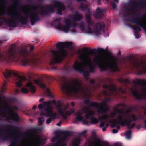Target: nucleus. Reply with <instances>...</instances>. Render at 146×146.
Returning <instances> with one entry per match:
<instances>
[{
	"label": "nucleus",
	"instance_id": "f257e3e1",
	"mask_svg": "<svg viewBox=\"0 0 146 146\" xmlns=\"http://www.w3.org/2000/svg\"><path fill=\"white\" fill-rule=\"evenodd\" d=\"M144 2V0H138L137 2L134 1L130 2L128 6L125 9L127 12L123 14V16L129 17L137 15V16H135L134 18L130 19L126 18V20L128 22L136 24L146 31V27L143 21L141 20V15L137 13V11L139 9L146 8V4H143Z\"/></svg>",
	"mask_w": 146,
	"mask_h": 146
},
{
	"label": "nucleus",
	"instance_id": "f03ea898",
	"mask_svg": "<svg viewBox=\"0 0 146 146\" xmlns=\"http://www.w3.org/2000/svg\"><path fill=\"white\" fill-rule=\"evenodd\" d=\"M57 80L61 83L64 84L61 87L62 90L67 95L72 93L75 94H86L89 90L87 87H84L82 82L79 79L75 78L72 80V85H68L65 83L66 78L64 76L58 78Z\"/></svg>",
	"mask_w": 146,
	"mask_h": 146
},
{
	"label": "nucleus",
	"instance_id": "7ed1b4c3",
	"mask_svg": "<svg viewBox=\"0 0 146 146\" xmlns=\"http://www.w3.org/2000/svg\"><path fill=\"white\" fill-rule=\"evenodd\" d=\"M56 46L58 50H52L51 51V60L50 62L51 65L60 63L63 60L67 55L66 50L63 48H72V43L60 42L57 44Z\"/></svg>",
	"mask_w": 146,
	"mask_h": 146
},
{
	"label": "nucleus",
	"instance_id": "20e7f679",
	"mask_svg": "<svg viewBox=\"0 0 146 146\" xmlns=\"http://www.w3.org/2000/svg\"><path fill=\"white\" fill-rule=\"evenodd\" d=\"M94 115V112L92 111H86L84 109L80 110L76 112L75 115L76 117L73 121V123H76L78 120L82 121V123L85 125H88L90 123L97 124L98 122V120L93 116Z\"/></svg>",
	"mask_w": 146,
	"mask_h": 146
},
{
	"label": "nucleus",
	"instance_id": "39448f33",
	"mask_svg": "<svg viewBox=\"0 0 146 146\" xmlns=\"http://www.w3.org/2000/svg\"><path fill=\"white\" fill-rule=\"evenodd\" d=\"M138 119V117L134 114L129 115L127 119L123 118L121 115H120L117 118V121L114 119L112 121L111 125L112 128L116 127L117 130L120 129V127L118 124L121 126H124L126 125L128 129H131L135 127L136 124L133 123L131 124V123L136 121Z\"/></svg>",
	"mask_w": 146,
	"mask_h": 146
},
{
	"label": "nucleus",
	"instance_id": "423d86ee",
	"mask_svg": "<svg viewBox=\"0 0 146 146\" xmlns=\"http://www.w3.org/2000/svg\"><path fill=\"white\" fill-rule=\"evenodd\" d=\"M107 62L104 61L102 62H100V57L99 56H95L94 60L95 64L99 67L101 71H106L110 70L112 72H119V70L118 68L117 62L115 59L107 58Z\"/></svg>",
	"mask_w": 146,
	"mask_h": 146
},
{
	"label": "nucleus",
	"instance_id": "0eeeda50",
	"mask_svg": "<svg viewBox=\"0 0 146 146\" xmlns=\"http://www.w3.org/2000/svg\"><path fill=\"white\" fill-rule=\"evenodd\" d=\"M133 56H129L127 60L125 59L122 61V64H124L126 67L129 66L130 68L135 69L137 72V74L142 75L146 72V66L143 61H138L136 60H132Z\"/></svg>",
	"mask_w": 146,
	"mask_h": 146
},
{
	"label": "nucleus",
	"instance_id": "6e6552de",
	"mask_svg": "<svg viewBox=\"0 0 146 146\" xmlns=\"http://www.w3.org/2000/svg\"><path fill=\"white\" fill-rule=\"evenodd\" d=\"M39 6L33 5V7L32 9V11H35L31 13H30L28 11L25 12L24 13L28 16V17H22L21 14L19 16V22H20L22 25H27L28 22V18L30 19L31 25H34L37 22L40 20V18L39 16V11H40Z\"/></svg>",
	"mask_w": 146,
	"mask_h": 146
},
{
	"label": "nucleus",
	"instance_id": "1a4fd4ad",
	"mask_svg": "<svg viewBox=\"0 0 146 146\" xmlns=\"http://www.w3.org/2000/svg\"><path fill=\"white\" fill-rule=\"evenodd\" d=\"M40 11H39L40 15L44 16L48 15L51 11L54 12V7L58 8L57 13L60 15H62V11L66 9L65 6L61 2L55 1L53 5H46L45 7L44 6L40 5L39 7Z\"/></svg>",
	"mask_w": 146,
	"mask_h": 146
},
{
	"label": "nucleus",
	"instance_id": "9d476101",
	"mask_svg": "<svg viewBox=\"0 0 146 146\" xmlns=\"http://www.w3.org/2000/svg\"><path fill=\"white\" fill-rule=\"evenodd\" d=\"M80 28L82 31H85L88 33H94L98 35L102 31L104 33L105 32V25L104 23L102 21L98 22L95 26L94 28L93 29L90 26L88 25L86 27L83 24L80 25Z\"/></svg>",
	"mask_w": 146,
	"mask_h": 146
},
{
	"label": "nucleus",
	"instance_id": "9b49d317",
	"mask_svg": "<svg viewBox=\"0 0 146 146\" xmlns=\"http://www.w3.org/2000/svg\"><path fill=\"white\" fill-rule=\"evenodd\" d=\"M43 129L42 127H36L30 129L31 132L33 133L35 136V141L28 146H42L45 143L46 141L45 139L42 138L39 135L37 136L36 135L37 131H41Z\"/></svg>",
	"mask_w": 146,
	"mask_h": 146
},
{
	"label": "nucleus",
	"instance_id": "f8f14e48",
	"mask_svg": "<svg viewBox=\"0 0 146 146\" xmlns=\"http://www.w3.org/2000/svg\"><path fill=\"white\" fill-rule=\"evenodd\" d=\"M4 110L6 111L8 113L7 117L10 120L13 121L18 123L20 120V118L17 113L14 110L17 111L19 108L16 106H13V109L10 108L9 105L7 106L4 105L3 106Z\"/></svg>",
	"mask_w": 146,
	"mask_h": 146
},
{
	"label": "nucleus",
	"instance_id": "ddd939ff",
	"mask_svg": "<svg viewBox=\"0 0 146 146\" xmlns=\"http://www.w3.org/2000/svg\"><path fill=\"white\" fill-rule=\"evenodd\" d=\"M2 74L4 77L6 78L11 77L12 75L17 78L18 81L16 82V85L17 87H18L21 86L22 82L27 80V78L25 76H20L18 73L13 72L7 69H6L5 72H3Z\"/></svg>",
	"mask_w": 146,
	"mask_h": 146
},
{
	"label": "nucleus",
	"instance_id": "4468645a",
	"mask_svg": "<svg viewBox=\"0 0 146 146\" xmlns=\"http://www.w3.org/2000/svg\"><path fill=\"white\" fill-rule=\"evenodd\" d=\"M8 127L9 129H1L0 128V138L3 141H7L11 139L12 138V135L11 133L12 131H15V130L11 129V128H18L17 127H15L13 125L10 124L5 125L4 127Z\"/></svg>",
	"mask_w": 146,
	"mask_h": 146
},
{
	"label": "nucleus",
	"instance_id": "2eb2a0df",
	"mask_svg": "<svg viewBox=\"0 0 146 146\" xmlns=\"http://www.w3.org/2000/svg\"><path fill=\"white\" fill-rule=\"evenodd\" d=\"M52 103L56 105V108L58 110L57 106H61L62 108L63 107L62 101L61 100H58L56 102L55 100H53L52 101H48L47 102H43L42 103L38 105V108L39 110L43 109L49 111H52L50 107Z\"/></svg>",
	"mask_w": 146,
	"mask_h": 146
},
{
	"label": "nucleus",
	"instance_id": "dca6fc26",
	"mask_svg": "<svg viewBox=\"0 0 146 146\" xmlns=\"http://www.w3.org/2000/svg\"><path fill=\"white\" fill-rule=\"evenodd\" d=\"M64 22V25H62L60 23H59L56 25L55 27L64 32L67 33L68 32L72 26V28L71 31L74 32H76V28L74 27L75 24L74 23L67 19H65Z\"/></svg>",
	"mask_w": 146,
	"mask_h": 146
},
{
	"label": "nucleus",
	"instance_id": "f3484780",
	"mask_svg": "<svg viewBox=\"0 0 146 146\" xmlns=\"http://www.w3.org/2000/svg\"><path fill=\"white\" fill-rule=\"evenodd\" d=\"M5 13L11 17V20L7 21V24L9 27H15L18 24L17 20L19 22V16H21V13L17 12H15L14 13H11L9 12L5 11Z\"/></svg>",
	"mask_w": 146,
	"mask_h": 146
},
{
	"label": "nucleus",
	"instance_id": "a211bd4d",
	"mask_svg": "<svg viewBox=\"0 0 146 146\" xmlns=\"http://www.w3.org/2000/svg\"><path fill=\"white\" fill-rule=\"evenodd\" d=\"M39 110L41 112L40 114L41 115L44 116L46 117H49L46 121V123L47 124L50 123L52 120L58 118V114L56 112H53L52 111L43 109Z\"/></svg>",
	"mask_w": 146,
	"mask_h": 146
},
{
	"label": "nucleus",
	"instance_id": "6ab92c4d",
	"mask_svg": "<svg viewBox=\"0 0 146 146\" xmlns=\"http://www.w3.org/2000/svg\"><path fill=\"white\" fill-rule=\"evenodd\" d=\"M80 58L82 61L83 64L85 66L89 67L90 72L92 73L95 72L94 67L91 63V59L89 54H86L80 56Z\"/></svg>",
	"mask_w": 146,
	"mask_h": 146
},
{
	"label": "nucleus",
	"instance_id": "aec40b11",
	"mask_svg": "<svg viewBox=\"0 0 146 146\" xmlns=\"http://www.w3.org/2000/svg\"><path fill=\"white\" fill-rule=\"evenodd\" d=\"M85 98L87 99L84 100V103L86 104L87 105V107L88 108L92 107H96L98 108L107 106V102L105 100L102 102L99 103L97 102H90V99L89 98H87L86 96L85 97Z\"/></svg>",
	"mask_w": 146,
	"mask_h": 146
},
{
	"label": "nucleus",
	"instance_id": "412c9836",
	"mask_svg": "<svg viewBox=\"0 0 146 146\" xmlns=\"http://www.w3.org/2000/svg\"><path fill=\"white\" fill-rule=\"evenodd\" d=\"M62 132L63 133L62 134L63 135V136L61 137L60 136V137L57 140V141L55 144L52 146H66V144L64 142L67 139V137L70 135L71 132L68 131H64Z\"/></svg>",
	"mask_w": 146,
	"mask_h": 146
},
{
	"label": "nucleus",
	"instance_id": "4be33fe9",
	"mask_svg": "<svg viewBox=\"0 0 146 146\" xmlns=\"http://www.w3.org/2000/svg\"><path fill=\"white\" fill-rule=\"evenodd\" d=\"M74 68L75 70L78 71L80 73H83L84 76L86 78V80L88 79V77L90 76L89 72L88 70L84 69L82 67L81 63L76 61L74 63Z\"/></svg>",
	"mask_w": 146,
	"mask_h": 146
},
{
	"label": "nucleus",
	"instance_id": "5701e85b",
	"mask_svg": "<svg viewBox=\"0 0 146 146\" xmlns=\"http://www.w3.org/2000/svg\"><path fill=\"white\" fill-rule=\"evenodd\" d=\"M89 49H90V48H87L86 47H84L83 48V50L84 51L86 52H90L92 54H94L99 52H106L107 55L108 56L112 57V54L111 53L104 49L101 48H98L97 49H91L90 50H89Z\"/></svg>",
	"mask_w": 146,
	"mask_h": 146
},
{
	"label": "nucleus",
	"instance_id": "b1692460",
	"mask_svg": "<svg viewBox=\"0 0 146 146\" xmlns=\"http://www.w3.org/2000/svg\"><path fill=\"white\" fill-rule=\"evenodd\" d=\"M26 86L29 89H27L26 87L23 88L21 90V91L24 94L27 93L29 92V90L32 94H34L36 92V88L35 86L33 85L31 82H28L26 84Z\"/></svg>",
	"mask_w": 146,
	"mask_h": 146
},
{
	"label": "nucleus",
	"instance_id": "393cba45",
	"mask_svg": "<svg viewBox=\"0 0 146 146\" xmlns=\"http://www.w3.org/2000/svg\"><path fill=\"white\" fill-rule=\"evenodd\" d=\"M130 91L135 99L139 100L146 99V96L143 94L141 93L136 90H134L131 88Z\"/></svg>",
	"mask_w": 146,
	"mask_h": 146
},
{
	"label": "nucleus",
	"instance_id": "a878e982",
	"mask_svg": "<svg viewBox=\"0 0 146 146\" xmlns=\"http://www.w3.org/2000/svg\"><path fill=\"white\" fill-rule=\"evenodd\" d=\"M111 80L108 78H105L103 81L101 80V82L104 84L103 85L102 87L104 89H108L112 91H114L116 90V88L114 84H111L109 85H108L105 84L106 80Z\"/></svg>",
	"mask_w": 146,
	"mask_h": 146
},
{
	"label": "nucleus",
	"instance_id": "bb28decb",
	"mask_svg": "<svg viewBox=\"0 0 146 146\" xmlns=\"http://www.w3.org/2000/svg\"><path fill=\"white\" fill-rule=\"evenodd\" d=\"M106 10L102 8H100L98 7L96 9V11L94 16L95 18L96 19H100L103 16L104 12Z\"/></svg>",
	"mask_w": 146,
	"mask_h": 146
},
{
	"label": "nucleus",
	"instance_id": "cd10ccee",
	"mask_svg": "<svg viewBox=\"0 0 146 146\" xmlns=\"http://www.w3.org/2000/svg\"><path fill=\"white\" fill-rule=\"evenodd\" d=\"M16 131H18L17 135L12 139V142L9 146H17V143L19 141L21 133L17 130Z\"/></svg>",
	"mask_w": 146,
	"mask_h": 146
},
{
	"label": "nucleus",
	"instance_id": "c85d7f7f",
	"mask_svg": "<svg viewBox=\"0 0 146 146\" xmlns=\"http://www.w3.org/2000/svg\"><path fill=\"white\" fill-rule=\"evenodd\" d=\"M34 83L41 88L45 89L46 88V85L44 81L41 79H36L34 81Z\"/></svg>",
	"mask_w": 146,
	"mask_h": 146
},
{
	"label": "nucleus",
	"instance_id": "c756f323",
	"mask_svg": "<svg viewBox=\"0 0 146 146\" xmlns=\"http://www.w3.org/2000/svg\"><path fill=\"white\" fill-rule=\"evenodd\" d=\"M82 17V15L76 11L74 15L71 17V19L73 22H76L81 20Z\"/></svg>",
	"mask_w": 146,
	"mask_h": 146
},
{
	"label": "nucleus",
	"instance_id": "7c9ffc66",
	"mask_svg": "<svg viewBox=\"0 0 146 146\" xmlns=\"http://www.w3.org/2000/svg\"><path fill=\"white\" fill-rule=\"evenodd\" d=\"M128 25L135 31L134 35L137 38H138L139 36V35L138 34V32H140L141 31V28L137 26H133L129 24H128Z\"/></svg>",
	"mask_w": 146,
	"mask_h": 146
},
{
	"label": "nucleus",
	"instance_id": "2f4dec72",
	"mask_svg": "<svg viewBox=\"0 0 146 146\" xmlns=\"http://www.w3.org/2000/svg\"><path fill=\"white\" fill-rule=\"evenodd\" d=\"M63 131L59 130H57L55 131L54 132L55 136L51 139V141L52 142H54L57 140L60 137V134H62Z\"/></svg>",
	"mask_w": 146,
	"mask_h": 146
},
{
	"label": "nucleus",
	"instance_id": "473e14b6",
	"mask_svg": "<svg viewBox=\"0 0 146 146\" xmlns=\"http://www.w3.org/2000/svg\"><path fill=\"white\" fill-rule=\"evenodd\" d=\"M105 146L103 145H101L100 146H110V144L108 143L105 144ZM113 146H121V144L119 143H116L113 144ZM90 146H99V144L97 142L94 141L90 144Z\"/></svg>",
	"mask_w": 146,
	"mask_h": 146
},
{
	"label": "nucleus",
	"instance_id": "72a5a7b5",
	"mask_svg": "<svg viewBox=\"0 0 146 146\" xmlns=\"http://www.w3.org/2000/svg\"><path fill=\"white\" fill-rule=\"evenodd\" d=\"M58 108V112L60 114L63 119L64 120H66L67 119V117L65 115L63 111V107L62 108L61 106H57Z\"/></svg>",
	"mask_w": 146,
	"mask_h": 146
},
{
	"label": "nucleus",
	"instance_id": "f704fd0d",
	"mask_svg": "<svg viewBox=\"0 0 146 146\" xmlns=\"http://www.w3.org/2000/svg\"><path fill=\"white\" fill-rule=\"evenodd\" d=\"M133 83L135 84L141 86H146V81L145 80L137 79L133 81Z\"/></svg>",
	"mask_w": 146,
	"mask_h": 146
},
{
	"label": "nucleus",
	"instance_id": "c9c22d12",
	"mask_svg": "<svg viewBox=\"0 0 146 146\" xmlns=\"http://www.w3.org/2000/svg\"><path fill=\"white\" fill-rule=\"evenodd\" d=\"M98 114L104 113L109 110V108L107 106L97 108Z\"/></svg>",
	"mask_w": 146,
	"mask_h": 146
},
{
	"label": "nucleus",
	"instance_id": "e433bc0d",
	"mask_svg": "<svg viewBox=\"0 0 146 146\" xmlns=\"http://www.w3.org/2000/svg\"><path fill=\"white\" fill-rule=\"evenodd\" d=\"M81 141L82 139L80 137L75 139L72 142L71 146H78Z\"/></svg>",
	"mask_w": 146,
	"mask_h": 146
},
{
	"label": "nucleus",
	"instance_id": "4c0bfd02",
	"mask_svg": "<svg viewBox=\"0 0 146 146\" xmlns=\"http://www.w3.org/2000/svg\"><path fill=\"white\" fill-rule=\"evenodd\" d=\"M118 81L121 83H124L126 85L129 84L131 83L129 80L122 78H119Z\"/></svg>",
	"mask_w": 146,
	"mask_h": 146
},
{
	"label": "nucleus",
	"instance_id": "58836bf2",
	"mask_svg": "<svg viewBox=\"0 0 146 146\" xmlns=\"http://www.w3.org/2000/svg\"><path fill=\"white\" fill-rule=\"evenodd\" d=\"M131 133L132 131L130 130L127 131L125 132V136L127 139H131Z\"/></svg>",
	"mask_w": 146,
	"mask_h": 146
},
{
	"label": "nucleus",
	"instance_id": "ea45409f",
	"mask_svg": "<svg viewBox=\"0 0 146 146\" xmlns=\"http://www.w3.org/2000/svg\"><path fill=\"white\" fill-rule=\"evenodd\" d=\"M114 85L116 88V90L114 91H112V92L116 93H118V92H124L121 87H120L119 88H117L116 85L114 84Z\"/></svg>",
	"mask_w": 146,
	"mask_h": 146
},
{
	"label": "nucleus",
	"instance_id": "a19ab883",
	"mask_svg": "<svg viewBox=\"0 0 146 146\" xmlns=\"http://www.w3.org/2000/svg\"><path fill=\"white\" fill-rule=\"evenodd\" d=\"M46 93L47 96L49 97H50L52 98H54V96L51 94L50 90L49 88H47L46 89Z\"/></svg>",
	"mask_w": 146,
	"mask_h": 146
},
{
	"label": "nucleus",
	"instance_id": "79ce46f5",
	"mask_svg": "<svg viewBox=\"0 0 146 146\" xmlns=\"http://www.w3.org/2000/svg\"><path fill=\"white\" fill-rule=\"evenodd\" d=\"M119 106V105H118L117 107H114V110H115V112L116 113H117L119 114H121L123 113V111L118 108V107Z\"/></svg>",
	"mask_w": 146,
	"mask_h": 146
},
{
	"label": "nucleus",
	"instance_id": "37998d69",
	"mask_svg": "<svg viewBox=\"0 0 146 146\" xmlns=\"http://www.w3.org/2000/svg\"><path fill=\"white\" fill-rule=\"evenodd\" d=\"M102 94L105 96H110V93L106 90H104L102 91Z\"/></svg>",
	"mask_w": 146,
	"mask_h": 146
},
{
	"label": "nucleus",
	"instance_id": "c03bdc74",
	"mask_svg": "<svg viewBox=\"0 0 146 146\" xmlns=\"http://www.w3.org/2000/svg\"><path fill=\"white\" fill-rule=\"evenodd\" d=\"M44 121V118L42 117H40L38 118V123L39 125H41Z\"/></svg>",
	"mask_w": 146,
	"mask_h": 146
},
{
	"label": "nucleus",
	"instance_id": "a18cd8bd",
	"mask_svg": "<svg viewBox=\"0 0 146 146\" xmlns=\"http://www.w3.org/2000/svg\"><path fill=\"white\" fill-rule=\"evenodd\" d=\"M0 21L2 22V25L3 23L5 22L7 23V21L5 17H0Z\"/></svg>",
	"mask_w": 146,
	"mask_h": 146
},
{
	"label": "nucleus",
	"instance_id": "49530a36",
	"mask_svg": "<svg viewBox=\"0 0 146 146\" xmlns=\"http://www.w3.org/2000/svg\"><path fill=\"white\" fill-rule=\"evenodd\" d=\"M111 4L112 6V8L113 9H116L117 8V5L115 3V2L112 1L111 2Z\"/></svg>",
	"mask_w": 146,
	"mask_h": 146
},
{
	"label": "nucleus",
	"instance_id": "de8ad7c7",
	"mask_svg": "<svg viewBox=\"0 0 146 146\" xmlns=\"http://www.w3.org/2000/svg\"><path fill=\"white\" fill-rule=\"evenodd\" d=\"M133 107H131L128 108V110L125 111V113L126 114H129L130 112L133 110Z\"/></svg>",
	"mask_w": 146,
	"mask_h": 146
},
{
	"label": "nucleus",
	"instance_id": "09e8293b",
	"mask_svg": "<svg viewBox=\"0 0 146 146\" xmlns=\"http://www.w3.org/2000/svg\"><path fill=\"white\" fill-rule=\"evenodd\" d=\"M106 122L105 121H102L100 124L99 126L100 128L103 127H104L105 125Z\"/></svg>",
	"mask_w": 146,
	"mask_h": 146
},
{
	"label": "nucleus",
	"instance_id": "8fccbe9b",
	"mask_svg": "<svg viewBox=\"0 0 146 146\" xmlns=\"http://www.w3.org/2000/svg\"><path fill=\"white\" fill-rule=\"evenodd\" d=\"M87 131L86 130H85L82 131V133H80L79 135H80L81 136H84Z\"/></svg>",
	"mask_w": 146,
	"mask_h": 146
},
{
	"label": "nucleus",
	"instance_id": "3c124183",
	"mask_svg": "<svg viewBox=\"0 0 146 146\" xmlns=\"http://www.w3.org/2000/svg\"><path fill=\"white\" fill-rule=\"evenodd\" d=\"M5 102L1 98L0 96V105L1 104L5 105Z\"/></svg>",
	"mask_w": 146,
	"mask_h": 146
},
{
	"label": "nucleus",
	"instance_id": "603ef678",
	"mask_svg": "<svg viewBox=\"0 0 146 146\" xmlns=\"http://www.w3.org/2000/svg\"><path fill=\"white\" fill-rule=\"evenodd\" d=\"M108 115L107 114H104L103 116H102L103 120H106L108 118Z\"/></svg>",
	"mask_w": 146,
	"mask_h": 146
},
{
	"label": "nucleus",
	"instance_id": "864d4df0",
	"mask_svg": "<svg viewBox=\"0 0 146 146\" xmlns=\"http://www.w3.org/2000/svg\"><path fill=\"white\" fill-rule=\"evenodd\" d=\"M115 115V113L113 112L111 113L110 114V117L111 118H113L114 117Z\"/></svg>",
	"mask_w": 146,
	"mask_h": 146
},
{
	"label": "nucleus",
	"instance_id": "5fc2aeb1",
	"mask_svg": "<svg viewBox=\"0 0 146 146\" xmlns=\"http://www.w3.org/2000/svg\"><path fill=\"white\" fill-rule=\"evenodd\" d=\"M105 100L107 102H108L111 101V99L110 98H107L105 99Z\"/></svg>",
	"mask_w": 146,
	"mask_h": 146
},
{
	"label": "nucleus",
	"instance_id": "6e6d98bb",
	"mask_svg": "<svg viewBox=\"0 0 146 146\" xmlns=\"http://www.w3.org/2000/svg\"><path fill=\"white\" fill-rule=\"evenodd\" d=\"M9 100L11 102H15L17 100V99L14 98H11L9 99Z\"/></svg>",
	"mask_w": 146,
	"mask_h": 146
},
{
	"label": "nucleus",
	"instance_id": "4d7b16f0",
	"mask_svg": "<svg viewBox=\"0 0 146 146\" xmlns=\"http://www.w3.org/2000/svg\"><path fill=\"white\" fill-rule=\"evenodd\" d=\"M118 131L117 129H113V132L114 133H116L118 132Z\"/></svg>",
	"mask_w": 146,
	"mask_h": 146
},
{
	"label": "nucleus",
	"instance_id": "13d9d810",
	"mask_svg": "<svg viewBox=\"0 0 146 146\" xmlns=\"http://www.w3.org/2000/svg\"><path fill=\"white\" fill-rule=\"evenodd\" d=\"M90 82L91 83V84H94L95 82V81L93 79H91L90 80Z\"/></svg>",
	"mask_w": 146,
	"mask_h": 146
},
{
	"label": "nucleus",
	"instance_id": "bf43d9fd",
	"mask_svg": "<svg viewBox=\"0 0 146 146\" xmlns=\"http://www.w3.org/2000/svg\"><path fill=\"white\" fill-rule=\"evenodd\" d=\"M65 115H71V113L70 111H66L65 112Z\"/></svg>",
	"mask_w": 146,
	"mask_h": 146
},
{
	"label": "nucleus",
	"instance_id": "052dcab7",
	"mask_svg": "<svg viewBox=\"0 0 146 146\" xmlns=\"http://www.w3.org/2000/svg\"><path fill=\"white\" fill-rule=\"evenodd\" d=\"M98 119L99 121H102V120H103L102 116H99L98 118Z\"/></svg>",
	"mask_w": 146,
	"mask_h": 146
},
{
	"label": "nucleus",
	"instance_id": "680f3d73",
	"mask_svg": "<svg viewBox=\"0 0 146 146\" xmlns=\"http://www.w3.org/2000/svg\"><path fill=\"white\" fill-rule=\"evenodd\" d=\"M108 125H107L106 127H103L102 129V130L103 131H105L106 130V128L108 127Z\"/></svg>",
	"mask_w": 146,
	"mask_h": 146
},
{
	"label": "nucleus",
	"instance_id": "e2e57ef3",
	"mask_svg": "<svg viewBox=\"0 0 146 146\" xmlns=\"http://www.w3.org/2000/svg\"><path fill=\"white\" fill-rule=\"evenodd\" d=\"M62 122L61 121H60L57 124V125L58 126H60Z\"/></svg>",
	"mask_w": 146,
	"mask_h": 146
},
{
	"label": "nucleus",
	"instance_id": "0e129e2a",
	"mask_svg": "<svg viewBox=\"0 0 146 146\" xmlns=\"http://www.w3.org/2000/svg\"><path fill=\"white\" fill-rule=\"evenodd\" d=\"M144 123L145 125L143 126L142 127L143 128H145L146 129V120L145 121Z\"/></svg>",
	"mask_w": 146,
	"mask_h": 146
},
{
	"label": "nucleus",
	"instance_id": "69168bd1",
	"mask_svg": "<svg viewBox=\"0 0 146 146\" xmlns=\"http://www.w3.org/2000/svg\"><path fill=\"white\" fill-rule=\"evenodd\" d=\"M1 115L3 117H4L6 115L4 112H2L1 113Z\"/></svg>",
	"mask_w": 146,
	"mask_h": 146
},
{
	"label": "nucleus",
	"instance_id": "338daca9",
	"mask_svg": "<svg viewBox=\"0 0 146 146\" xmlns=\"http://www.w3.org/2000/svg\"><path fill=\"white\" fill-rule=\"evenodd\" d=\"M70 112L71 113V114H72V113H75V111L74 110H73V109H71V110H70Z\"/></svg>",
	"mask_w": 146,
	"mask_h": 146
},
{
	"label": "nucleus",
	"instance_id": "774afa93",
	"mask_svg": "<svg viewBox=\"0 0 146 146\" xmlns=\"http://www.w3.org/2000/svg\"><path fill=\"white\" fill-rule=\"evenodd\" d=\"M75 105V104L74 102H72L71 103V105L72 106H74Z\"/></svg>",
	"mask_w": 146,
	"mask_h": 146
}]
</instances>
